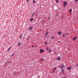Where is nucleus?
I'll list each match as a JSON object with an SVG mask.
<instances>
[{"mask_svg":"<svg viewBox=\"0 0 78 78\" xmlns=\"http://www.w3.org/2000/svg\"><path fill=\"white\" fill-rule=\"evenodd\" d=\"M41 60H43V61H44V60L42 58H41Z\"/></svg>","mask_w":78,"mask_h":78,"instance_id":"c756f323","label":"nucleus"},{"mask_svg":"<svg viewBox=\"0 0 78 78\" xmlns=\"http://www.w3.org/2000/svg\"><path fill=\"white\" fill-rule=\"evenodd\" d=\"M54 38H55V37H51V39H54Z\"/></svg>","mask_w":78,"mask_h":78,"instance_id":"aec40b11","label":"nucleus"},{"mask_svg":"<svg viewBox=\"0 0 78 78\" xmlns=\"http://www.w3.org/2000/svg\"><path fill=\"white\" fill-rule=\"evenodd\" d=\"M67 35H69V33H67Z\"/></svg>","mask_w":78,"mask_h":78,"instance_id":"c9c22d12","label":"nucleus"},{"mask_svg":"<svg viewBox=\"0 0 78 78\" xmlns=\"http://www.w3.org/2000/svg\"><path fill=\"white\" fill-rule=\"evenodd\" d=\"M47 42H45V45H47Z\"/></svg>","mask_w":78,"mask_h":78,"instance_id":"bb28decb","label":"nucleus"},{"mask_svg":"<svg viewBox=\"0 0 78 78\" xmlns=\"http://www.w3.org/2000/svg\"><path fill=\"white\" fill-rule=\"evenodd\" d=\"M63 3L64 4V7H66V5H67V2H66L65 1H64Z\"/></svg>","mask_w":78,"mask_h":78,"instance_id":"f257e3e1","label":"nucleus"},{"mask_svg":"<svg viewBox=\"0 0 78 78\" xmlns=\"http://www.w3.org/2000/svg\"><path fill=\"white\" fill-rule=\"evenodd\" d=\"M42 51H44V50L42 49H41L40 50V53H41Z\"/></svg>","mask_w":78,"mask_h":78,"instance_id":"9d476101","label":"nucleus"},{"mask_svg":"<svg viewBox=\"0 0 78 78\" xmlns=\"http://www.w3.org/2000/svg\"><path fill=\"white\" fill-rule=\"evenodd\" d=\"M27 3L28 2V0H27Z\"/></svg>","mask_w":78,"mask_h":78,"instance_id":"2f4dec72","label":"nucleus"},{"mask_svg":"<svg viewBox=\"0 0 78 78\" xmlns=\"http://www.w3.org/2000/svg\"><path fill=\"white\" fill-rule=\"evenodd\" d=\"M76 66H77V67H78V64H77V65H76Z\"/></svg>","mask_w":78,"mask_h":78,"instance_id":"72a5a7b5","label":"nucleus"},{"mask_svg":"<svg viewBox=\"0 0 78 78\" xmlns=\"http://www.w3.org/2000/svg\"><path fill=\"white\" fill-rule=\"evenodd\" d=\"M72 9H71L70 10H69V12H72Z\"/></svg>","mask_w":78,"mask_h":78,"instance_id":"2eb2a0df","label":"nucleus"},{"mask_svg":"<svg viewBox=\"0 0 78 78\" xmlns=\"http://www.w3.org/2000/svg\"><path fill=\"white\" fill-rule=\"evenodd\" d=\"M75 2H78V0H75Z\"/></svg>","mask_w":78,"mask_h":78,"instance_id":"cd10ccee","label":"nucleus"},{"mask_svg":"<svg viewBox=\"0 0 78 78\" xmlns=\"http://www.w3.org/2000/svg\"><path fill=\"white\" fill-rule=\"evenodd\" d=\"M5 78H6V77H5Z\"/></svg>","mask_w":78,"mask_h":78,"instance_id":"a18cd8bd","label":"nucleus"},{"mask_svg":"<svg viewBox=\"0 0 78 78\" xmlns=\"http://www.w3.org/2000/svg\"><path fill=\"white\" fill-rule=\"evenodd\" d=\"M76 37H75L73 39V40L75 41V40H76Z\"/></svg>","mask_w":78,"mask_h":78,"instance_id":"9b49d317","label":"nucleus"},{"mask_svg":"<svg viewBox=\"0 0 78 78\" xmlns=\"http://www.w3.org/2000/svg\"><path fill=\"white\" fill-rule=\"evenodd\" d=\"M55 55H56V52H55Z\"/></svg>","mask_w":78,"mask_h":78,"instance_id":"79ce46f5","label":"nucleus"},{"mask_svg":"<svg viewBox=\"0 0 78 78\" xmlns=\"http://www.w3.org/2000/svg\"><path fill=\"white\" fill-rule=\"evenodd\" d=\"M56 68H54L53 69L52 73H54L55 71V70H56Z\"/></svg>","mask_w":78,"mask_h":78,"instance_id":"20e7f679","label":"nucleus"},{"mask_svg":"<svg viewBox=\"0 0 78 78\" xmlns=\"http://www.w3.org/2000/svg\"><path fill=\"white\" fill-rule=\"evenodd\" d=\"M43 23H45V21H44V20L43 21Z\"/></svg>","mask_w":78,"mask_h":78,"instance_id":"a878e982","label":"nucleus"},{"mask_svg":"<svg viewBox=\"0 0 78 78\" xmlns=\"http://www.w3.org/2000/svg\"><path fill=\"white\" fill-rule=\"evenodd\" d=\"M39 76V78H40V76Z\"/></svg>","mask_w":78,"mask_h":78,"instance_id":"a19ab883","label":"nucleus"},{"mask_svg":"<svg viewBox=\"0 0 78 78\" xmlns=\"http://www.w3.org/2000/svg\"><path fill=\"white\" fill-rule=\"evenodd\" d=\"M32 17H34V15H32Z\"/></svg>","mask_w":78,"mask_h":78,"instance_id":"4c0bfd02","label":"nucleus"},{"mask_svg":"<svg viewBox=\"0 0 78 78\" xmlns=\"http://www.w3.org/2000/svg\"><path fill=\"white\" fill-rule=\"evenodd\" d=\"M62 34V32H58V35H60Z\"/></svg>","mask_w":78,"mask_h":78,"instance_id":"39448f33","label":"nucleus"},{"mask_svg":"<svg viewBox=\"0 0 78 78\" xmlns=\"http://www.w3.org/2000/svg\"><path fill=\"white\" fill-rule=\"evenodd\" d=\"M20 45V42H19L18 43V46H19Z\"/></svg>","mask_w":78,"mask_h":78,"instance_id":"6ab92c4d","label":"nucleus"},{"mask_svg":"<svg viewBox=\"0 0 78 78\" xmlns=\"http://www.w3.org/2000/svg\"><path fill=\"white\" fill-rule=\"evenodd\" d=\"M11 48V47H9L8 49V51H9V50Z\"/></svg>","mask_w":78,"mask_h":78,"instance_id":"4468645a","label":"nucleus"},{"mask_svg":"<svg viewBox=\"0 0 78 78\" xmlns=\"http://www.w3.org/2000/svg\"><path fill=\"white\" fill-rule=\"evenodd\" d=\"M12 56H14V54H13L11 55Z\"/></svg>","mask_w":78,"mask_h":78,"instance_id":"4be33fe9","label":"nucleus"},{"mask_svg":"<svg viewBox=\"0 0 78 78\" xmlns=\"http://www.w3.org/2000/svg\"><path fill=\"white\" fill-rule=\"evenodd\" d=\"M51 50L50 49H49V53H50V52H51Z\"/></svg>","mask_w":78,"mask_h":78,"instance_id":"ddd939ff","label":"nucleus"},{"mask_svg":"<svg viewBox=\"0 0 78 78\" xmlns=\"http://www.w3.org/2000/svg\"><path fill=\"white\" fill-rule=\"evenodd\" d=\"M57 59H58V61H60V60H61V58L60 57H58L57 58Z\"/></svg>","mask_w":78,"mask_h":78,"instance_id":"423d86ee","label":"nucleus"},{"mask_svg":"<svg viewBox=\"0 0 78 78\" xmlns=\"http://www.w3.org/2000/svg\"><path fill=\"white\" fill-rule=\"evenodd\" d=\"M60 68H62H62H64V66L63 65H62L60 66Z\"/></svg>","mask_w":78,"mask_h":78,"instance_id":"7ed1b4c3","label":"nucleus"},{"mask_svg":"<svg viewBox=\"0 0 78 78\" xmlns=\"http://www.w3.org/2000/svg\"><path fill=\"white\" fill-rule=\"evenodd\" d=\"M63 37H66V34H64L62 35Z\"/></svg>","mask_w":78,"mask_h":78,"instance_id":"1a4fd4ad","label":"nucleus"},{"mask_svg":"<svg viewBox=\"0 0 78 78\" xmlns=\"http://www.w3.org/2000/svg\"><path fill=\"white\" fill-rule=\"evenodd\" d=\"M14 75L15 76L16 75V73H14Z\"/></svg>","mask_w":78,"mask_h":78,"instance_id":"c85d7f7f","label":"nucleus"},{"mask_svg":"<svg viewBox=\"0 0 78 78\" xmlns=\"http://www.w3.org/2000/svg\"><path fill=\"white\" fill-rule=\"evenodd\" d=\"M30 20H31V21H32L33 20V18H30Z\"/></svg>","mask_w":78,"mask_h":78,"instance_id":"dca6fc26","label":"nucleus"},{"mask_svg":"<svg viewBox=\"0 0 78 78\" xmlns=\"http://www.w3.org/2000/svg\"><path fill=\"white\" fill-rule=\"evenodd\" d=\"M49 48H48V47H47V50H48Z\"/></svg>","mask_w":78,"mask_h":78,"instance_id":"393cba45","label":"nucleus"},{"mask_svg":"<svg viewBox=\"0 0 78 78\" xmlns=\"http://www.w3.org/2000/svg\"><path fill=\"white\" fill-rule=\"evenodd\" d=\"M56 2L57 3L58 2V0H57L56 1Z\"/></svg>","mask_w":78,"mask_h":78,"instance_id":"5701e85b","label":"nucleus"},{"mask_svg":"<svg viewBox=\"0 0 78 78\" xmlns=\"http://www.w3.org/2000/svg\"><path fill=\"white\" fill-rule=\"evenodd\" d=\"M22 35H21L20 36V38H21V37H22Z\"/></svg>","mask_w":78,"mask_h":78,"instance_id":"412c9836","label":"nucleus"},{"mask_svg":"<svg viewBox=\"0 0 78 78\" xmlns=\"http://www.w3.org/2000/svg\"><path fill=\"white\" fill-rule=\"evenodd\" d=\"M63 72H64V70L62 69V73H63Z\"/></svg>","mask_w":78,"mask_h":78,"instance_id":"f3484780","label":"nucleus"},{"mask_svg":"<svg viewBox=\"0 0 78 78\" xmlns=\"http://www.w3.org/2000/svg\"><path fill=\"white\" fill-rule=\"evenodd\" d=\"M64 16H63V19Z\"/></svg>","mask_w":78,"mask_h":78,"instance_id":"37998d69","label":"nucleus"},{"mask_svg":"<svg viewBox=\"0 0 78 78\" xmlns=\"http://www.w3.org/2000/svg\"><path fill=\"white\" fill-rule=\"evenodd\" d=\"M33 2H34V3H36V1H35V0H34L33 1Z\"/></svg>","mask_w":78,"mask_h":78,"instance_id":"a211bd4d","label":"nucleus"},{"mask_svg":"<svg viewBox=\"0 0 78 78\" xmlns=\"http://www.w3.org/2000/svg\"><path fill=\"white\" fill-rule=\"evenodd\" d=\"M48 19H50V17H48Z\"/></svg>","mask_w":78,"mask_h":78,"instance_id":"7c9ffc66","label":"nucleus"},{"mask_svg":"<svg viewBox=\"0 0 78 78\" xmlns=\"http://www.w3.org/2000/svg\"><path fill=\"white\" fill-rule=\"evenodd\" d=\"M48 36V34H47V33H46L45 34V38H47Z\"/></svg>","mask_w":78,"mask_h":78,"instance_id":"6e6552de","label":"nucleus"},{"mask_svg":"<svg viewBox=\"0 0 78 78\" xmlns=\"http://www.w3.org/2000/svg\"><path fill=\"white\" fill-rule=\"evenodd\" d=\"M58 42V43H59L60 42V41H59Z\"/></svg>","mask_w":78,"mask_h":78,"instance_id":"ea45409f","label":"nucleus"},{"mask_svg":"<svg viewBox=\"0 0 78 78\" xmlns=\"http://www.w3.org/2000/svg\"><path fill=\"white\" fill-rule=\"evenodd\" d=\"M34 13H33V15H34Z\"/></svg>","mask_w":78,"mask_h":78,"instance_id":"473e14b6","label":"nucleus"},{"mask_svg":"<svg viewBox=\"0 0 78 78\" xmlns=\"http://www.w3.org/2000/svg\"><path fill=\"white\" fill-rule=\"evenodd\" d=\"M33 27H30L29 28V31H31V30L33 29Z\"/></svg>","mask_w":78,"mask_h":78,"instance_id":"f03ea898","label":"nucleus"},{"mask_svg":"<svg viewBox=\"0 0 78 78\" xmlns=\"http://www.w3.org/2000/svg\"><path fill=\"white\" fill-rule=\"evenodd\" d=\"M70 12V14H72V12Z\"/></svg>","mask_w":78,"mask_h":78,"instance_id":"e433bc0d","label":"nucleus"},{"mask_svg":"<svg viewBox=\"0 0 78 78\" xmlns=\"http://www.w3.org/2000/svg\"><path fill=\"white\" fill-rule=\"evenodd\" d=\"M71 69H72V67H68L67 68V69H68V70H71Z\"/></svg>","mask_w":78,"mask_h":78,"instance_id":"0eeeda50","label":"nucleus"},{"mask_svg":"<svg viewBox=\"0 0 78 78\" xmlns=\"http://www.w3.org/2000/svg\"><path fill=\"white\" fill-rule=\"evenodd\" d=\"M49 33V32L48 31H47V33H47V34H48Z\"/></svg>","mask_w":78,"mask_h":78,"instance_id":"b1692460","label":"nucleus"},{"mask_svg":"<svg viewBox=\"0 0 78 78\" xmlns=\"http://www.w3.org/2000/svg\"><path fill=\"white\" fill-rule=\"evenodd\" d=\"M32 48H33V47H34V46H32Z\"/></svg>","mask_w":78,"mask_h":78,"instance_id":"f704fd0d","label":"nucleus"},{"mask_svg":"<svg viewBox=\"0 0 78 78\" xmlns=\"http://www.w3.org/2000/svg\"><path fill=\"white\" fill-rule=\"evenodd\" d=\"M8 62H9V61H8L7 62H6L5 64V66H6V65H7V63H8Z\"/></svg>","mask_w":78,"mask_h":78,"instance_id":"f8f14e48","label":"nucleus"},{"mask_svg":"<svg viewBox=\"0 0 78 78\" xmlns=\"http://www.w3.org/2000/svg\"><path fill=\"white\" fill-rule=\"evenodd\" d=\"M6 16H7V15H6Z\"/></svg>","mask_w":78,"mask_h":78,"instance_id":"c03bdc74","label":"nucleus"},{"mask_svg":"<svg viewBox=\"0 0 78 78\" xmlns=\"http://www.w3.org/2000/svg\"><path fill=\"white\" fill-rule=\"evenodd\" d=\"M56 16H58V15H56Z\"/></svg>","mask_w":78,"mask_h":78,"instance_id":"58836bf2","label":"nucleus"}]
</instances>
